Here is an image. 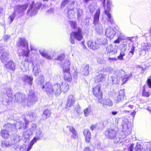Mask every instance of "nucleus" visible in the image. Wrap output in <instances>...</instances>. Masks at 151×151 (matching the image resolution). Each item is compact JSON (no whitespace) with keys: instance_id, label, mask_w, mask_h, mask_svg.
<instances>
[{"instance_id":"1","label":"nucleus","mask_w":151,"mask_h":151,"mask_svg":"<svg viewBox=\"0 0 151 151\" xmlns=\"http://www.w3.org/2000/svg\"><path fill=\"white\" fill-rule=\"evenodd\" d=\"M42 88L49 96L54 94L56 96H58L62 92L65 93L68 91L70 89V86L66 82L64 83L62 82L61 84L57 83L52 84L48 81L43 85Z\"/></svg>"},{"instance_id":"2","label":"nucleus","mask_w":151,"mask_h":151,"mask_svg":"<svg viewBox=\"0 0 151 151\" xmlns=\"http://www.w3.org/2000/svg\"><path fill=\"white\" fill-rule=\"evenodd\" d=\"M69 23L71 28L75 30L72 32L70 34V41L72 44L75 43L74 39L77 41H81L83 39L82 29L80 27H77L76 22L73 21H69Z\"/></svg>"},{"instance_id":"3","label":"nucleus","mask_w":151,"mask_h":151,"mask_svg":"<svg viewBox=\"0 0 151 151\" xmlns=\"http://www.w3.org/2000/svg\"><path fill=\"white\" fill-rule=\"evenodd\" d=\"M70 63L69 60H66L63 64L62 70L64 80L68 82L72 81V76L70 72Z\"/></svg>"},{"instance_id":"4","label":"nucleus","mask_w":151,"mask_h":151,"mask_svg":"<svg viewBox=\"0 0 151 151\" xmlns=\"http://www.w3.org/2000/svg\"><path fill=\"white\" fill-rule=\"evenodd\" d=\"M101 85L97 84L92 88V93L99 102H101L103 98L102 91L101 90Z\"/></svg>"},{"instance_id":"5","label":"nucleus","mask_w":151,"mask_h":151,"mask_svg":"<svg viewBox=\"0 0 151 151\" xmlns=\"http://www.w3.org/2000/svg\"><path fill=\"white\" fill-rule=\"evenodd\" d=\"M17 46L19 47L22 46V47L26 48V50H25L24 49H22L23 52L22 55L23 57L29 56L30 51L29 49L28 44L26 40L24 39L19 38V40L18 42Z\"/></svg>"},{"instance_id":"6","label":"nucleus","mask_w":151,"mask_h":151,"mask_svg":"<svg viewBox=\"0 0 151 151\" xmlns=\"http://www.w3.org/2000/svg\"><path fill=\"white\" fill-rule=\"evenodd\" d=\"M129 151H145L143 147L139 144L137 143L135 145L134 144H131L128 148Z\"/></svg>"},{"instance_id":"7","label":"nucleus","mask_w":151,"mask_h":151,"mask_svg":"<svg viewBox=\"0 0 151 151\" xmlns=\"http://www.w3.org/2000/svg\"><path fill=\"white\" fill-rule=\"evenodd\" d=\"M36 133V136L31 141L29 144L27 151H29L32 148L34 143H36L37 141L40 139L42 137V134H41L42 133Z\"/></svg>"},{"instance_id":"8","label":"nucleus","mask_w":151,"mask_h":151,"mask_svg":"<svg viewBox=\"0 0 151 151\" xmlns=\"http://www.w3.org/2000/svg\"><path fill=\"white\" fill-rule=\"evenodd\" d=\"M125 90L124 89L120 90L118 94L115 99V101L116 103H119L123 100L125 97Z\"/></svg>"},{"instance_id":"9","label":"nucleus","mask_w":151,"mask_h":151,"mask_svg":"<svg viewBox=\"0 0 151 151\" xmlns=\"http://www.w3.org/2000/svg\"><path fill=\"white\" fill-rule=\"evenodd\" d=\"M148 88L146 84L143 86L140 91L142 92V96L148 98L150 96L151 92Z\"/></svg>"},{"instance_id":"10","label":"nucleus","mask_w":151,"mask_h":151,"mask_svg":"<svg viewBox=\"0 0 151 151\" xmlns=\"http://www.w3.org/2000/svg\"><path fill=\"white\" fill-rule=\"evenodd\" d=\"M75 101V98L72 95H70L68 96L66 103V108L73 106L74 104Z\"/></svg>"},{"instance_id":"11","label":"nucleus","mask_w":151,"mask_h":151,"mask_svg":"<svg viewBox=\"0 0 151 151\" xmlns=\"http://www.w3.org/2000/svg\"><path fill=\"white\" fill-rule=\"evenodd\" d=\"M100 14V10L98 9L95 13L93 17V24L94 25H98L99 23V17Z\"/></svg>"},{"instance_id":"12","label":"nucleus","mask_w":151,"mask_h":151,"mask_svg":"<svg viewBox=\"0 0 151 151\" xmlns=\"http://www.w3.org/2000/svg\"><path fill=\"white\" fill-rule=\"evenodd\" d=\"M106 51L109 56L111 55V54L114 55L117 52V49L112 45H109L106 47Z\"/></svg>"},{"instance_id":"13","label":"nucleus","mask_w":151,"mask_h":151,"mask_svg":"<svg viewBox=\"0 0 151 151\" xmlns=\"http://www.w3.org/2000/svg\"><path fill=\"white\" fill-rule=\"evenodd\" d=\"M115 35L116 32L112 29H106L105 32V35L107 37H108L110 40L112 39Z\"/></svg>"},{"instance_id":"14","label":"nucleus","mask_w":151,"mask_h":151,"mask_svg":"<svg viewBox=\"0 0 151 151\" xmlns=\"http://www.w3.org/2000/svg\"><path fill=\"white\" fill-rule=\"evenodd\" d=\"M15 97V101L18 102L20 100H21L22 102L25 101V94L23 95L19 92L17 93L14 95Z\"/></svg>"},{"instance_id":"15","label":"nucleus","mask_w":151,"mask_h":151,"mask_svg":"<svg viewBox=\"0 0 151 151\" xmlns=\"http://www.w3.org/2000/svg\"><path fill=\"white\" fill-rule=\"evenodd\" d=\"M6 68L10 70H14L15 69L14 63L12 60L8 62L5 65Z\"/></svg>"},{"instance_id":"16","label":"nucleus","mask_w":151,"mask_h":151,"mask_svg":"<svg viewBox=\"0 0 151 151\" xmlns=\"http://www.w3.org/2000/svg\"><path fill=\"white\" fill-rule=\"evenodd\" d=\"M87 44L88 46L93 50H96L98 48V45L96 41L89 40L87 42Z\"/></svg>"},{"instance_id":"17","label":"nucleus","mask_w":151,"mask_h":151,"mask_svg":"<svg viewBox=\"0 0 151 151\" xmlns=\"http://www.w3.org/2000/svg\"><path fill=\"white\" fill-rule=\"evenodd\" d=\"M22 80L24 82H27L30 86L32 84L33 78L31 76L27 75H24V77L22 78Z\"/></svg>"},{"instance_id":"18","label":"nucleus","mask_w":151,"mask_h":151,"mask_svg":"<svg viewBox=\"0 0 151 151\" xmlns=\"http://www.w3.org/2000/svg\"><path fill=\"white\" fill-rule=\"evenodd\" d=\"M28 6L27 4L19 6H18V12L19 13H22V15L24 14L23 12L27 9Z\"/></svg>"},{"instance_id":"19","label":"nucleus","mask_w":151,"mask_h":151,"mask_svg":"<svg viewBox=\"0 0 151 151\" xmlns=\"http://www.w3.org/2000/svg\"><path fill=\"white\" fill-rule=\"evenodd\" d=\"M9 55L6 52H4L2 53L0 57V59L1 62L3 63L5 62L9 58Z\"/></svg>"},{"instance_id":"20","label":"nucleus","mask_w":151,"mask_h":151,"mask_svg":"<svg viewBox=\"0 0 151 151\" xmlns=\"http://www.w3.org/2000/svg\"><path fill=\"white\" fill-rule=\"evenodd\" d=\"M104 78V77L102 74H99L95 77L94 78L95 82L98 83L101 82H102Z\"/></svg>"},{"instance_id":"21","label":"nucleus","mask_w":151,"mask_h":151,"mask_svg":"<svg viewBox=\"0 0 151 151\" xmlns=\"http://www.w3.org/2000/svg\"><path fill=\"white\" fill-rule=\"evenodd\" d=\"M51 112L50 110L47 109L45 110L43 113V118L45 119L50 117Z\"/></svg>"},{"instance_id":"22","label":"nucleus","mask_w":151,"mask_h":151,"mask_svg":"<svg viewBox=\"0 0 151 151\" xmlns=\"http://www.w3.org/2000/svg\"><path fill=\"white\" fill-rule=\"evenodd\" d=\"M89 65H86L83 68L82 71V73L85 76H87L89 73Z\"/></svg>"},{"instance_id":"23","label":"nucleus","mask_w":151,"mask_h":151,"mask_svg":"<svg viewBox=\"0 0 151 151\" xmlns=\"http://www.w3.org/2000/svg\"><path fill=\"white\" fill-rule=\"evenodd\" d=\"M105 135L107 138L111 139H114L116 137L115 133H105Z\"/></svg>"},{"instance_id":"24","label":"nucleus","mask_w":151,"mask_h":151,"mask_svg":"<svg viewBox=\"0 0 151 151\" xmlns=\"http://www.w3.org/2000/svg\"><path fill=\"white\" fill-rule=\"evenodd\" d=\"M104 13L106 14L108 17V21L110 22H113V19L111 14L109 13V11L105 10L104 11Z\"/></svg>"},{"instance_id":"25","label":"nucleus","mask_w":151,"mask_h":151,"mask_svg":"<svg viewBox=\"0 0 151 151\" xmlns=\"http://www.w3.org/2000/svg\"><path fill=\"white\" fill-rule=\"evenodd\" d=\"M84 135L85 137L86 141L87 143H88L91 138V133H84Z\"/></svg>"},{"instance_id":"26","label":"nucleus","mask_w":151,"mask_h":151,"mask_svg":"<svg viewBox=\"0 0 151 151\" xmlns=\"http://www.w3.org/2000/svg\"><path fill=\"white\" fill-rule=\"evenodd\" d=\"M103 106H112L113 105L112 101L109 99H106V102L103 104Z\"/></svg>"},{"instance_id":"27","label":"nucleus","mask_w":151,"mask_h":151,"mask_svg":"<svg viewBox=\"0 0 151 151\" xmlns=\"http://www.w3.org/2000/svg\"><path fill=\"white\" fill-rule=\"evenodd\" d=\"M70 0H63L61 2L60 7L61 8H64L65 6L70 1Z\"/></svg>"},{"instance_id":"28","label":"nucleus","mask_w":151,"mask_h":151,"mask_svg":"<svg viewBox=\"0 0 151 151\" xmlns=\"http://www.w3.org/2000/svg\"><path fill=\"white\" fill-rule=\"evenodd\" d=\"M10 144L7 141H3L1 142V146L3 147H8L10 146Z\"/></svg>"},{"instance_id":"29","label":"nucleus","mask_w":151,"mask_h":151,"mask_svg":"<svg viewBox=\"0 0 151 151\" xmlns=\"http://www.w3.org/2000/svg\"><path fill=\"white\" fill-rule=\"evenodd\" d=\"M125 55L124 52L121 51L119 55L117 57L118 59L120 60H123V57Z\"/></svg>"},{"instance_id":"30","label":"nucleus","mask_w":151,"mask_h":151,"mask_svg":"<svg viewBox=\"0 0 151 151\" xmlns=\"http://www.w3.org/2000/svg\"><path fill=\"white\" fill-rule=\"evenodd\" d=\"M65 58V55L64 54H62L58 56L56 59L55 60H58L59 61H62Z\"/></svg>"},{"instance_id":"31","label":"nucleus","mask_w":151,"mask_h":151,"mask_svg":"<svg viewBox=\"0 0 151 151\" xmlns=\"http://www.w3.org/2000/svg\"><path fill=\"white\" fill-rule=\"evenodd\" d=\"M123 139L122 138H116L114 141V143H122L123 141Z\"/></svg>"},{"instance_id":"32","label":"nucleus","mask_w":151,"mask_h":151,"mask_svg":"<svg viewBox=\"0 0 151 151\" xmlns=\"http://www.w3.org/2000/svg\"><path fill=\"white\" fill-rule=\"evenodd\" d=\"M151 47L148 44L145 45L143 47V49L145 51H148L150 49Z\"/></svg>"},{"instance_id":"33","label":"nucleus","mask_w":151,"mask_h":151,"mask_svg":"<svg viewBox=\"0 0 151 151\" xmlns=\"http://www.w3.org/2000/svg\"><path fill=\"white\" fill-rule=\"evenodd\" d=\"M1 136L4 138H8L10 135L8 134V133H1Z\"/></svg>"},{"instance_id":"34","label":"nucleus","mask_w":151,"mask_h":151,"mask_svg":"<svg viewBox=\"0 0 151 151\" xmlns=\"http://www.w3.org/2000/svg\"><path fill=\"white\" fill-rule=\"evenodd\" d=\"M146 83L150 88H151V77H149L146 81Z\"/></svg>"},{"instance_id":"35","label":"nucleus","mask_w":151,"mask_h":151,"mask_svg":"<svg viewBox=\"0 0 151 151\" xmlns=\"http://www.w3.org/2000/svg\"><path fill=\"white\" fill-rule=\"evenodd\" d=\"M90 112V110L88 108H86L84 110V114L86 116H87L88 115Z\"/></svg>"},{"instance_id":"36","label":"nucleus","mask_w":151,"mask_h":151,"mask_svg":"<svg viewBox=\"0 0 151 151\" xmlns=\"http://www.w3.org/2000/svg\"><path fill=\"white\" fill-rule=\"evenodd\" d=\"M98 125V123H96L95 124H92L90 127V129L91 130L93 131L94 130L96 129Z\"/></svg>"},{"instance_id":"37","label":"nucleus","mask_w":151,"mask_h":151,"mask_svg":"<svg viewBox=\"0 0 151 151\" xmlns=\"http://www.w3.org/2000/svg\"><path fill=\"white\" fill-rule=\"evenodd\" d=\"M74 7H72L71 9H69L68 7V15H70L72 14L73 12Z\"/></svg>"},{"instance_id":"38","label":"nucleus","mask_w":151,"mask_h":151,"mask_svg":"<svg viewBox=\"0 0 151 151\" xmlns=\"http://www.w3.org/2000/svg\"><path fill=\"white\" fill-rule=\"evenodd\" d=\"M124 71L123 70H118L117 72V73L118 75L119 76H122V73H124Z\"/></svg>"},{"instance_id":"39","label":"nucleus","mask_w":151,"mask_h":151,"mask_svg":"<svg viewBox=\"0 0 151 151\" xmlns=\"http://www.w3.org/2000/svg\"><path fill=\"white\" fill-rule=\"evenodd\" d=\"M27 133H24L23 135L24 136V138L27 139V141H29V135Z\"/></svg>"},{"instance_id":"40","label":"nucleus","mask_w":151,"mask_h":151,"mask_svg":"<svg viewBox=\"0 0 151 151\" xmlns=\"http://www.w3.org/2000/svg\"><path fill=\"white\" fill-rule=\"evenodd\" d=\"M129 124H130V126H131V123L128 122L127 124H124L123 125V127L124 128V127H126V126H127V129H129V128L131 127V126H129V127L128 126V125Z\"/></svg>"},{"instance_id":"41","label":"nucleus","mask_w":151,"mask_h":151,"mask_svg":"<svg viewBox=\"0 0 151 151\" xmlns=\"http://www.w3.org/2000/svg\"><path fill=\"white\" fill-rule=\"evenodd\" d=\"M39 78L40 79V78L41 79V80H40V82L41 83H42V84L43 83L45 80V78L44 76L42 75L40 76V77Z\"/></svg>"},{"instance_id":"42","label":"nucleus","mask_w":151,"mask_h":151,"mask_svg":"<svg viewBox=\"0 0 151 151\" xmlns=\"http://www.w3.org/2000/svg\"><path fill=\"white\" fill-rule=\"evenodd\" d=\"M69 130L70 132H75L76 131L75 128L72 126L69 127Z\"/></svg>"},{"instance_id":"43","label":"nucleus","mask_w":151,"mask_h":151,"mask_svg":"<svg viewBox=\"0 0 151 151\" xmlns=\"http://www.w3.org/2000/svg\"><path fill=\"white\" fill-rule=\"evenodd\" d=\"M135 47L134 46L132 47V48L130 50V52L131 53L132 55H133Z\"/></svg>"},{"instance_id":"44","label":"nucleus","mask_w":151,"mask_h":151,"mask_svg":"<svg viewBox=\"0 0 151 151\" xmlns=\"http://www.w3.org/2000/svg\"><path fill=\"white\" fill-rule=\"evenodd\" d=\"M73 135H72V137L74 139H76V138L78 136V134H77V133H72Z\"/></svg>"},{"instance_id":"45","label":"nucleus","mask_w":151,"mask_h":151,"mask_svg":"<svg viewBox=\"0 0 151 151\" xmlns=\"http://www.w3.org/2000/svg\"><path fill=\"white\" fill-rule=\"evenodd\" d=\"M15 17L14 16V15L10 16L9 17V18L10 19L11 22H12L13 21Z\"/></svg>"},{"instance_id":"46","label":"nucleus","mask_w":151,"mask_h":151,"mask_svg":"<svg viewBox=\"0 0 151 151\" xmlns=\"http://www.w3.org/2000/svg\"><path fill=\"white\" fill-rule=\"evenodd\" d=\"M41 55L44 58H45L47 55V53L44 52H40Z\"/></svg>"},{"instance_id":"47","label":"nucleus","mask_w":151,"mask_h":151,"mask_svg":"<svg viewBox=\"0 0 151 151\" xmlns=\"http://www.w3.org/2000/svg\"><path fill=\"white\" fill-rule=\"evenodd\" d=\"M120 42V40H119V38H118L117 39H116V40H115L114 41V43H119Z\"/></svg>"},{"instance_id":"48","label":"nucleus","mask_w":151,"mask_h":151,"mask_svg":"<svg viewBox=\"0 0 151 151\" xmlns=\"http://www.w3.org/2000/svg\"><path fill=\"white\" fill-rule=\"evenodd\" d=\"M108 60H109L110 61H113V60H116L117 59L116 58H108Z\"/></svg>"},{"instance_id":"49","label":"nucleus","mask_w":151,"mask_h":151,"mask_svg":"<svg viewBox=\"0 0 151 151\" xmlns=\"http://www.w3.org/2000/svg\"><path fill=\"white\" fill-rule=\"evenodd\" d=\"M84 151H91L89 147H86L84 150Z\"/></svg>"},{"instance_id":"50","label":"nucleus","mask_w":151,"mask_h":151,"mask_svg":"<svg viewBox=\"0 0 151 151\" xmlns=\"http://www.w3.org/2000/svg\"><path fill=\"white\" fill-rule=\"evenodd\" d=\"M47 59H49V60H51L52 58L51 56L50 55H47L46 57L45 58Z\"/></svg>"},{"instance_id":"51","label":"nucleus","mask_w":151,"mask_h":151,"mask_svg":"<svg viewBox=\"0 0 151 151\" xmlns=\"http://www.w3.org/2000/svg\"><path fill=\"white\" fill-rule=\"evenodd\" d=\"M136 114V112L135 111H134L132 112L131 115H132V116L133 117H134Z\"/></svg>"},{"instance_id":"52","label":"nucleus","mask_w":151,"mask_h":151,"mask_svg":"<svg viewBox=\"0 0 151 151\" xmlns=\"http://www.w3.org/2000/svg\"><path fill=\"white\" fill-rule=\"evenodd\" d=\"M92 0H83V1L85 3L87 4L90 1H92Z\"/></svg>"},{"instance_id":"53","label":"nucleus","mask_w":151,"mask_h":151,"mask_svg":"<svg viewBox=\"0 0 151 151\" xmlns=\"http://www.w3.org/2000/svg\"><path fill=\"white\" fill-rule=\"evenodd\" d=\"M117 112L116 111H113L111 112V114L113 115H115L117 114Z\"/></svg>"},{"instance_id":"54","label":"nucleus","mask_w":151,"mask_h":151,"mask_svg":"<svg viewBox=\"0 0 151 151\" xmlns=\"http://www.w3.org/2000/svg\"><path fill=\"white\" fill-rule=\"evenodd\" d=\"M29 123V121L28 120H25V123L26 125H27Z\"/></svg>"},{"instance_id":"55","label":"nucleus","mask_w":151,"mask_h":151,"mask_svg":"<svg viewBox=\"0 0 151 151\" xmlns=\"http://www.w3.org/2000/svg\"><path fill=\"white\" fill-rule=\"evenodd\" d=\"M115 122H116V124L118 125V124L119 119L116 118L115 119Z\"/></svg>"},{"instance_id":"56","label":"nucleus","mask_w":151,"mask_h":151,"mask_svg":"<svg viewBox=\"0 0 151 151\" xmlns=\"http://www.w3.org/2000/svg\"><path fill=\"white\" fill-rule=\"evenodd\" d=\"M128 107L129 108V109H132L133 106L132 105H130Z\"/></svg>"},{"instance_id":"57","label":"nucleus","mask_w":151,"mask_h":151,"mask_svg":"<svg viewBox=\"0 0 151 151\" xmlns=\"http://www.w3.org/2000/svg\"><path fill=\"white\" fill-rule=\"evenodd\" d=\"M130 111L129 110H125L123 111V112L124 113H126L127 112H129Z\"/></svg>"},{"instance_id":"58","label":"nucleus","mask_w":151,"mask_h":151,"mask_svg":"<svg viewBox=\"0 0 151 151\" xmlns=\"http://www.w3.org/2000/svg\"><path fill=\"white\" fill-rule=\"evenodd\" d=\"M75 3V2L74 1H72L71 2V5H74Z\"/></svg>"},{"instance_id":"59","label":"nucleus","mask_w":151,"mask_h":151,"mask_svg":"<svg viewBox=\"0 0 151 151\" xmlns=\"http://www.w3.org/2000/svg\"><path fill=\"white\" fill-rule=\"evenodd\" d=\"M25 61L26 62H28V61H29V60L27 58L26 59H25Z\"/></svg>"},{"instance_id":"60","label":"nucleus","mask_w":151,"mask_h":151,"mask_svg":"<svg viewBox=\"0 0 151 151\" xmlns=\"http://www.w3.org/2000/svg\"><path fill=\"white\" fill-rule=\"evenodd\" d=\"M41 5H42V4H40L39 5V6H38V9H39V8L40 7V6H41Z\"/></svg>"},{"instance_id":"61","label":"nucleus","mask_w":151,"mask_h":151,"mask_svg":"<svg viewBox=\"0 0 151 151\" xmlns=\"http://www.w3.org/2000/svg\"><path fill=\"white\" fill-rule=\"evenodd\" d=\"M31 8H32L33 7L32 4H31L30 6Z\"/></svg>"},{"instance_id":"62","label":"nucleus","mask_w":151,"mask_h":151,"mask_svg":"<svg viewBox=\"0 0 151 151\" xmlns=\"http://www.w3.org/2000/svg\"><path fill=\"white\" fill-rule=\"evenodd\" d=\"M115 78L114 77H113L112 78V81H113V82L114 83V80H113V78Z\"/></svg>"},{"instance_id":"63","label":"nucleus","mask_w":151,"mask_h":151,"mask_svg":"<svg viewBox=\"0 0 151 151\" xmlns=\"http://www.w3.org/2000/svg\"><path fill=\"white\" fill-rule=\"evenodd\" d=\"M129 40H130V41H131L132 42L131 39V38H130V37L129 38Z\"/></svg>"},{"instance_id":"64","label":"nucleus","mask_w":151,"mask_h":151,"mask_svg":"<svg viewBox=\"0 0 151 151\" xmlns=\"http://www.w3.org/2000/svg\"><path fill=\"white\" fill-rule=\"evenodd\" d=\"M139 67L140 68H141L142 69H143V68L142 67H141V66H139Z\"/></svg>"}]
</instances>
